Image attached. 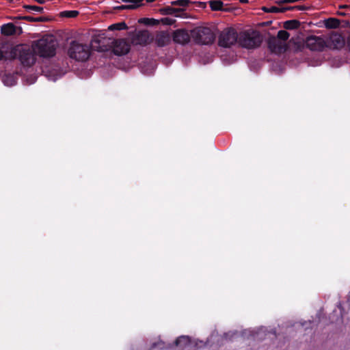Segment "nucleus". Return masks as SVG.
Masks as SVG:
<instances>
[{"mask_svg": "<svg viewBox=\"0 0 350 350\" xmlns=\"http://www.w3.org/2000/svg\"><path fill=\"white\" fill-rule=\"evenodd\" d=\"M340 20L335 18H329L325 20V26L327 29H336L340 26Z\"/></svg>", "mask_w": 350, "mask_h": 350, "instance_id": "obj_19", "label": "nucleus"}, {"mask_svg": "<svg viewBox=\"0 0 350 350\" xmlns=\"http://www.w3.org/2000/svg\"><path fill=\"white\" fill-rule=\"evenodd\" d=\"M296 2H297V0H280V1H277L276 3H278V5H281V4H285V3H296Z\"/></svg>", "mask_w": 350, "mask_h": 350, "instance_id": "obj_30", "label": "nucleus"}, {"mask_svg": "<svg viewBox=\"0 0 350 350\" xmlns=\"http://www.w3.org/2000/svg\"><path fill=\"white\" fill-rule=\"evenodd\" d=\"M150 42V33L146 30L139 31L132 38L133 44L146 45Z\"/></svg>", "mask_w": 350, "mask_h": 350, "instance_id": "obj_11", "label": "nucleus"}, {"mask_svg": "<svg viewBox=\"0 0 350 350\" xmlns=\"http://www.w3.org/2000/svg\"><path fill=\"white\" fill-rule=\"evenodd\" d=\"M306 46L311 51H323L327 46L325 40L319 36H310L305 41Z\"/></svg>", "mask_w": 350, "mask_h": 350, "instance_id": "obj_8", "label": "nucleus"}, {"mask_svg": "<svg viewBox=\"0 0 350 350\" xmlns=\"http://www.w3.org/2000/svg\"><path fill=\"white\" fill-rule=\"evenodd\" d=\"M185 11L183 8H176L172 6H165L160 9V13L163 15H173L176 17H181Z\"/></svg>", "mask_w": 350, "mask_h": 350, "instance_id": "obj_15", "label": "nucleus"}, {"mask_svg": "<svg viewBox=\"0 0 350 350\" xmlns=\"http://www.w3.org/2000/svg\"><path fill=\"white\" fill-rule=\"evenodd\" d=\"M339 8L340 9H348V8H350V5H342L339 6Z\"/></svg>", "mask_w": 350, "mask_h": 350, "instance_id": "obj_36", "label": "nucleus"}, {"mask_svg": "<svg viewBox=\"0 0 350 350\" xmlns=\"http://www.w3.org/2000/svg\"><path fill=\"white\" fill-rule=\"evenodd\" d=\"M34 1L40 3V4H43L45 3L46 0H33Z\"/></svg>", "mask_w": 350, "mask_h": 350, "instance_id": "obj_39", "label": "nucleus"}, {"mask_svg": "<svg viewBox=\"0 0 350 350\" xmlns=\"http://www.w3.org/2000/svg\"><path fill=\"white\" fill-rule=\"evenodd\" d=\"M238 44L242 48L254 49L259 47L262 38L259 32L254 30L241 31L238 36Z\"/></svg>", "mask_w": 350, "mask_h": 350, "instance_id": "obj_3", "label": "nucleus"}, {"mask_svg": "<svg viewBox=\"0 0 350 350\" xmlns=\"http://www.w3.org/2000/svg\"><path fill=\"white\" fill-rule=\"evenodd\" d=\"M239 33L234 28L224 29L219 36L218 44L224 48L230 47L236 42L238 43Z\"/></svg>", "mask_w": 350, "mask_h": 350, "instance_id": "obj_6", "label": "nucleus"}, {"mask_svg": "<svg viewBox=\"0 0 350 350\" xmlns=\"http://www.w3.org/2000/svg\"><path fill=\"white\" fill-rule=\"evenodd\" d=\"M90 46L87 44L73 40L70 43L68 55L71 59L79 62H85L90 56Z\"/></svg>", "mask_w": 350, "mask_h": 350, "instance_id": "obj_4", "label": "nucleus"}, {"mask_svg": "<svg viewBox=\"0 0 350 350\" xmlns=\"http://www.w3.org/2000/svg\"><path fill=\"white\" fill-rule=\"evenodd\" d=\"M1 34L7 36L21 34L22 33V28L17 27L13 23H9L1 26Z\"/></svg>", "mask_w": 350, "mask_h": 350, "instance_id": "obj_12", "label": "nucleus"}, {"mask_svg": "<svg viewBox=\"0 0 350 350\" xmlns=\"http://www.w3.org/2000/svg\"><path fill=\"white\" fill-rule=\"evenodd\" d=\"M191 37L197 44L208 45L213 43L215 35L213 31L206 27H198L191 31Z\"/></svg>", "mask_w": 350, "mask_h": 350, "instance_id": "obj_5", "label": "nucleus"}, {"mask_svg": "<svg viewBox=\"0 0 350 350\" xmlns=\"http://www.w3.org/2000/svg\"><path fill=\"white\" fill-rule=\"evenodd\" d=\"M339 15L344 16L345 14L342 12H338Z\"/></svg>", "mask_w": 350, "mask_h": 350, "instance_id": "obj_43", "label": "nucleus"}, {"mask_svg": "<svg viewBox=\"0 0 350 350\" xmlns=\"http://www.w3.org/2000/svg\"><path fill=\"white\" fill-rule=\"evenodd\" d=\"M23 20H25L29 22H35V17L31 16H23Z\"/></svg>", "mask_w": 350, "mask_h": 350, "instance_id": "obj_33", "label": "nucleus"}, {"mask_svg": "<svg viewBox=\"0 0 350 350\" xmlns=\"http://www.w3.org/2000/svg\"><path fill=\"white\" fill-rule=\"evenodd\" d=\"M127 28H128L127 25L124 22H120V23H114V24L111 25L108 27V29L111 30V31H113V30L126 29Z\"/></svg>", "mask_w": 350, "mask_h": 350, "instance_id": "obj_23", "label": "nucleus"}, {"mask_svg": "<svg viewBox=\"0 0 350 350\" xmlns=\"http://www.w3.org/2000/svg\"><path fill=\"white\" fill-rule=\"evenodd\" d=\"M57 46V42L55 38L47 35L36 42L33 50L40 57H51L55 55Z\"/></svg>", "mask_w": 350, "mask_h": 350, "instance_id": "obj_2", "label": "nucleus"}, {"mask_svg": "<svg viewBox=\"0 0 350 350\" xmlns=\"http://www.w3.org/2000/svg\"><path fill=\"white\" fill-rule=\"evenodd\" d=\"M108 44H111L110 48L112 49L113 53L116 55H124L127 54L130 49L131 45L126 39L109 40Z\"/></svg>", "mask_w": 350, "mask_h": 350, "instance_id": "obj_7", "label": "nucleus"}, {"mask_svg": "<svg viewBox=\"0 0 350 350\" xmlns=\"http://www.w3.org/2000/svg\"><path fill=\"white\" fill-rule=\"evenodd\" d=\"M297 10H308L310 7L306 5H295Z\"/></svg>", "mask_w": 350, "mask_h": 350, "instance_id": "obj_32", "label": "nucleus"}, {"mask_svg": "<svg viewBox=\"0 0 350 350\" xmlns=\"http://www.w3.org/2000/svg\"><path fill=\"white\" fill-rule=\"evenodd\" d=\"M138 23L146 25H156L159 24V21L157 20L149 18H141L138 20Z\"/></svg>", "mask_w": 350, "mask_h": 350, "instance_id": "obj_22", "label": "nucleus"}, {"mask_svg": "<svg viewBox=\"0 0 350 350\" xmlns=\"http://www.w3.org/2000/svg\"><path fill=\"white\" fill-rule=\"evenodd\" d=\"M210 8L213 11H222L224 10V3L220 0H213L209 2Z\"/></svg>", "mask_w": 350, "mask_h": 350, "instance_id": "obj_21", "label": "nucleus"}, {"mask_svg": "<svg viewBox=\"0 0 350 350\" xmlns=\"http://www.w3.org/2000/svg\"><path fill=\"white\" fill-rule=\"evenodd\" d=\"M241 2L247 1V0H241Z\"/></svg>", "mask_w": 350, "mask_h": 350, "instance_id": "obj_45", "label": "nucleus"}, {"mask_svg": "<svg viewBox=\"0 0 350 350\" xmlns=\"http://www.w3.org/2000/svg\"><path fill=\"white\" fill-rule=\"evenodd\" d=\"M300 25V21H299L298 20L293 19L285 21L284 23L283 27L286 29L293 30L298 29Z\"/></svg>", "mask_w": 350, "mask_h": 350, "instance_id": "obj_18", "label": "nucleus"}, {"mask_svg": "<svg viewBox=\"0 0 350 350\" xmlns=\"http://www.w3.org/2000/svg\"><path fill=\"white\" fill-rule=\"evenodd\" d=\"M103 46H100V50H101V51H107V48H105V49H103V48H102Z\"/></svg>", "mask_w": 350, "mask_h": 350, "instance_id": "obj_42", "label": "nucleus"}, {"mask_svg": "<svg viewBox=\"0 0 350 350\" xmlns=\"http://www.w3.org/2000/svg\"><path fill=\"white\" fill-rule=\"evenodd\" d=\"M23 16L18 15V16H17L14 17V19L23 20Z\"/></svg>", "mask_w": 350, "mask_h": 350, "instance_id": "obj_40", "label": "nucleus"}, {"mask_svg": "<svg viewBox=\"0 0 350 350\" xmlns=\"http://www.w3.org/2000/svg\"><path fill=\"white\" fill-rule=\"evenodd\" d=\"M330 41L334 49H340L345 44L344 38L338 33H334L330 36Z\"/></svg>", "mask_w": 350, "mask_h": 350, "instance_id": "obj_17", "label": "nucleus"}, {"mask_svg": "<svg viewBox=\"0 0 350 350\" xmlns=\"http://www.w3.org/2000/svg\"><path fill=\"white\" fill-rule=\"evenodd\" d=\"M191 33L185 29H178L172 33V40L175 43L185 45L190 42Z\"/></svg>", "mask_w": 350, "mask_h": 350, "instance_id": "obj_10", "label": "nucleus"}, {"mask_svg": "<svg viewBox=\"0 0 350 350\" xmlns=\"http://www.w3.org/2000/svg\"><path fill=\"white\" fill-rule=\"evenodd\" d=\"M347 46L348 47V49H349V50L350 51V35L347 38Z\"/></svg>", "mask_w": 350, "mask_h": 350, "instance_id": "obj_38", "label": "nucleus"}, {"mask_svg": "<svg viewBox=\"0 0 350 350\" xmlns=\"http://www.w3.org/2000/svg\"><path fill=\"white\" fill-rule=\"evenodd\" d=\"M196 4L198 8H204L206 7V3L204 2H193L190 0H176L171 3L172 5H178L182 7L181 8L189 6L190 4Z\"/></svg>", "mask_w": 350, "mask_h": 350, "instance_id": "obj_16", "label": "nucleus"}, {"mask_svg": "<svg viewBox=\"0 0 350 350\" xmlns=\"http://www.w3.org/2000/svg\"><path fill=\"white\" fill-rule=\"evenodd\" d=\"M157 346H159L160 349H163V344L162 342H158V343L155 342V343H153L151 348L154 349Z\"/></svg>", "mask_w": 350, "mask_h": 350, "instance_id": "obj_34", "label": "nucleus"}, {"mask_svg": "<svg viewBox=\"0 0 350 350\" xmlns=\"http://www.w3.org/2000/svg\"><path fill=\"white\" fill-rule=\"evenodd\" d=\"M262 10L265 12L267 13H278L279 7L277 6H271V7H263Z\"/></svg>", "mask_w": 350, "mask_h": 350, "instance_id": "obj_28", "label": "nucleus"}, {"mask_svg": "<svg viewBox=\"0 0 350 350\" xmlns=\"http://www.w3.org/2000/svg\"><path fill=\"white\" fill-rule=\"evenodd\" d=\"M34 50L27 44H19L13 47L6 54V59H18L24 66H31L36 62Z\"/></svg>", "mask_w": 350, "mask_h": 350, "instance_id": "obj_1", "label": "nucleus"}, {"mask_svg": "<svg viewBox=\"0 0 350 350\" xmlns=\"http://www.w3.org/2000/svg\"><path fill=\"white\" fill-rule=\"evenodd\" d=\"M50 19L46 16L35 17V22H46Z\"/></svg>", "mask_w": 350, "mask_h": 350, "instance_id": "obj_31", "label": "nucleus"}, {"mask_svg": "<svg viewBox=\"0 0 350 350\" xmlns=\"http://www.w3.org/2000/svg\"><path fill=\"white\" fill-rule=\"evenodd\" d=\"M267 45L271 52L275 54L284 53L287 49L286 44L279 40L275 36H271L268 38Z\"/></svg>", "mask_w": 350, "mask_h": 350, "instance_id": "obj_9", "label": "nucleus"}, {"mask_svg": "<svg viewBox=\"0 0 350 350\" xmlns=\"http://www.w3.org/2000/svg\"><path fill=\"white\" fill-rule=\"evenodd\" d=\"M161 21L163 25H172L175 23L174 19L168 18V17L163 18Z\"/></svg>", "mask_w": 350, "mask_h": 350, "instance_id": "obj_29", "label": "nucleus"}, {"mask_svg": "<svg viewBox=\"0 0 350 350\" xmlns=\"http://www.w3.org/2000/svg\"><path fill=\"white\" fill-rule=\"evenodd\" d=\"M190 343V338L187 336H181L177 338L174 341V345L177 347H185Z\"/></svg>", "mask_w": 350, "mask_h": 350, "instance_id": "obj_20", "label": "nucleus"}, {"mask_svg": "<svg viewBox=\"0 0 350 350\" xmlns=\"http://www.w3.org/2000/svg\"><path fill=\"white\" fill-rule=\"evenodd\" d=\"M23 8L27 11H34L37 12L42 13L43 12V8L37 6V5H24Z\"/></svg>", "mask_w": 350, "mask_h": 350, "instance_id": "obj_26", "label": "nucleus"}, {"mask_svg": "<svg viewBox=\"0 0 350 350\" xmlns=\"http://www.w3.org/2000/svg\"><path fill=\"white\" fill-rule=\"evenodd\" d=\"M3 57V52L0 50V59Z\"/></svg>", "mask_w": 350, "mask_h": 350, "instance_id": "obj_41", "label": "nucleus"}, {"mask_svg": "<svg viewBox=\"0 0 350 350\" xmlns=\"http://www.w3.org/2000/svg\"><path fill=\"white\" fill-rule=\"evenodd\" d=\"M289 36V33L286 30H280L278 32L276 38L284 43V42L288 39Z\"/></svg>", "mask_w": 350, "mask_h": 350, "instance_id": "obj_24", "label": "nucleus"}, {"mask_svg": "<svg viewBox=\"0 0 350 350\" xmlns=\"http://www.w3.org/2000/svg\"><path fill=\"white\" fill-rule=\"evenodd\" d=\"M155 1V0H147V2H148V3H151V2H153V1Z\"/></svg>", "mask_w": 350, "mask_h": 350, "instance_id": "obj_44", "label": "nucleus"}, {"mask_svg": "<svg viewBox=\"0 0 350 350\" xmlns=\"http://www.w3.org/2000/svg\"><path fill=\"white\" fill-rule=\"evenodd\" d=\"M3 83L6 85H13L15 83L14 79L12 75H6L3 78Z\"/></svg>", "mask_w": 350, "mask_h": 350, "instance_id": "obj_27", "label": "nucleus"}, {"mask_svg": "<svg viewBox=\"0 0 350 350\" xmlns=\"http://www.w3.org/2000/svg\"><path fill=\"white\" fill-rule=\"evenodd\" d=\"M286 11H287V9H286V7H280L279 8V11H278V13H284Z\"/></svg>", "mask_w": 350, "mask_h": 350, "instance_id": "obj_35", "label": "nucleus"}, {"mask_svg": "<svg viewBox=\"0 0 350 350\" xmlns=\"http://www.w3.org/2000/svg\"><path fill=\"white\" fill-rule=\"evenodd\" d=\"M125 3V5H122L116 8L118 10H134L142 5L144 0H121Z\"/></svg>", "mask_w": 350, "mask_h": 350, "instance_id": "obj_14", "label": "nucleus"}, {"mask_svg": "<svg viewBox=\"0 0 350 350\" xmlns=\"http://www.w3.org/2000/svg\"><path fill=\"white\" fill-rule=\"evenodd\" d=\"M79 14L77 10H67L61 12L60 15L62 17L66 18H75Z\"/></svg>", "mask_w": 350, "mask_h": 350, "instance_id": "obj_25", "label": "nucleus"}, {"mask_svg": "<svg viewBox=\"0 0 350 350\" xmlns=\"http://www.w3.org/2000/svg\"><path fill=\"white\" fill-rule=\"evenodd\" d=\"M286 9H287V11L288 10H291V11L297 10L295 5V6H286Z\"/></svg>", "mask_w": 350, "mask_h": 350, "instance_id": "obj_37", "label": "nucleus"}, {"mask_svg": "<svg viewBox=\"0 0 350 350\" xmlns=\"http://www.w3.org/2000/svg\"><path fill=\"white\" fill-rule=\"evenodd\" d=\"M171 41V36L167 31L159 32L155 38V43L159 47H163L168 45Z\"/></svg>", "mask_w": 350, "mask_h": 350, "instance_id": "obj_13", "label": "nucleus"}]
</instances>
